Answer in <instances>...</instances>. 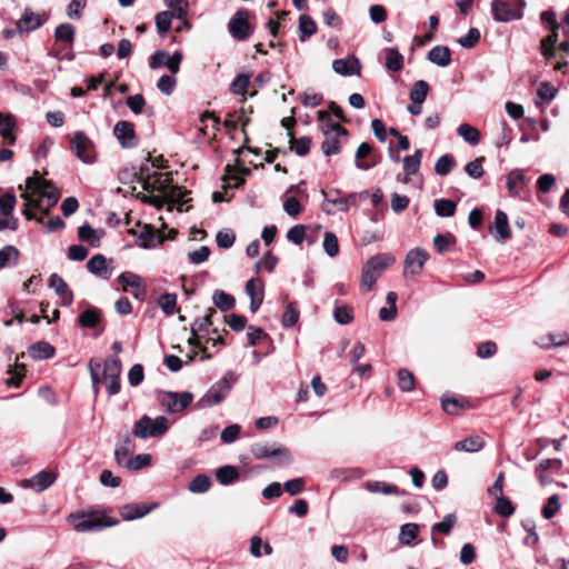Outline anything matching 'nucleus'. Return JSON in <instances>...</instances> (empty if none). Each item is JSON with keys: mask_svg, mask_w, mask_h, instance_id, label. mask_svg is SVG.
Listing matches in <instances>:
<instances>
[{"mask_svg": "<svg viewBox=\"0 0 569 569\" xmlns=\"http://www.w3.org/2000/svg\"><path fill=\"white\" fill-rule=\"evenodd\" d=\"M26 189L21 193V198L24 201L26 209L23 214L27 219L33 218L29 210L30 207L43 209L48 213L50 208L57 204L61 196L59 189L51 181L40 177L38 171H34L31 177L27 178Z\"/></svg>", "mask_w": 569, "mask_h": 569, "instance_id": "f257e3e1", "label": "nucleus"}, {"mask_svg": "<svg viewBox=\"0 0 569 569\" xmlns=\"http://www.w3.org/2000/svg\"><path fill=\"white\" fill-rule=\"evenodd\" d=\"M396 258L391 253H378L369 258L361 269L360 286L365 291H370L381 273L392 266Z\"/></svg>", "mask_w": 569, "mask_h": 569, "instance_id": "f03ea898", "label": "nucleus"}, {"mask_svg": "<svg viewBox=\"0 0 569 569\" xmlns=\"http://www.w3.org/2000/svg\"><path fill=\"white\" fill-rule=\"evenodd\" d=\"M238 377L233 371H228L217 381L198 401L200 408H208L220 403L228 396Z\"/></svg>", "mask_w": 569, "mask_h": 569, "instance_id": "7ed1b4c3", "label": "nucleus"}, {"mask_svg": "<svg viewBox=\"0 0 569 569\" xmlns=\"http://www.w3.org/2000/svg\"><path fill=\"white\" fill-rule=\"evenodd\" d=\"M68 521L73 525L74 530L78 532H88L118 523L116 519L104 521L103 515L99 511L71 513L68 517Z\"/></svg>", "mask_w": 569, "mask_h": 569, "instance_id": "20e7f679", "label": "nucleus"}, {"mask_svg": "<svg viewBox=\"0 0 569 569\" xmlns=\"http://www.w3.org/2000/svg\"><path fill=\"white\" fill-rule=\"evenodd\" d=\"M168 428V419L166 417L160 416L152 419L144 415L134 423L132 433L141 439L158 438L164 435Z\"/></svg>", "mask_w": 569, "mask_h": 569, "instance_id": "39448f33", "label": "nucleus"}, {"mask_svg": "<svg viewBox=\"0 0 569 569\" xmlns=\"http://www.w3.org/2000/svg\"><path fill=\"white\" fill-rule=\"evenodd\" d=\"M525 6L526 2L523 0H492V17L499 22L519 20L523 17Z\"/></svg>", "mask_w": 569, "mask_h": 569, "instance_id": "423d86ee", "label": "nucleus"}, {"mask_svg": "<svg viewBox=\"0 0 569 569\" xmlns=\"http://www.w3.org/2000/svg\"><path fill=\"white\" fill-rule=\"evenodd\" d=\"M251 453L256 459H271L274 458L278 461V465L280 466H287L292 462V457L290 455V451L282 447V446H276L269 445V443H262V442H256L250 448Z\"/></svg>", "mask_w": 569, "mask_h": 569, "instance_id": "0eeeda50", "label": "nucleus"}, {"mask_svg": "<svg viewBox=\"0 0 569 569\" xmlns=\"http://www.w3.org/2000/svg\"><path fill=\"white\" fill-rule=\"evenodd\" d=\"M321 193L325 198L321 209L327 214H335L337 212H346L356 202L355 193H350L346 197H342V196H340V191L338 189H333L330 191L322 190Z\"/></svg>", "mask_w": 569, "mask_h": 569, "instance_id": "6e6552de", "label": "nucleus"}, {"mask_svg": "<svg viewBox=\"0 0 569 569\" xmlns=\"http://www.w3.org/2000/svg\"><path fill=\"white\" fill-rule=\"evenodd\" d=\"M321 131L325 136V140L321 144V150L326 156H332L340 152V136H347L348 131L339 123H333L330 120L321 126Z\"/></svg>", "mask_w": 569, "mask_h": 569, "instance_id": "1a4fd4ad", "label": "nucleus"}, {"mask_svg": "<svg viewBox=\"0 0 569 569\" xmlns=\"http://www.w3.org/2000/svg\"><path fill=\"white\" fill-rule=\"evenodd\" d=\"M100 363L94 360H90L89 370L93 385L99 382H108L109 380L119 379L121 375V361L119 358H109L103 363L102 377H99L98 370Z\"/></svg>", "mask_w": 569, "mask_h": 569, "instance_id": "9d476101", "label": "nucleus"}, {"mask_svg": "<svg viewBox=\"0 0 569 569\" xmlns=\"http://www.w3.org/2000/svg\"><path fill=\"white\" fill-rule=\"evenodd\" d=\"M147 170L148 168L141 167L138 176V182L141 183L142 189L148 192L159 191L161 193H164L167 197L169 190L173 188L172 186H170V179L168 174H149L146 173Z\"/></svg>", "mask_w": 569, "mask_h": 569, "instance_id": "9b49d317", "label": "nucleus"}, {"mask_svg": "<svg viewBox=\"0 0 569 569\" xmlns=\"http://www.w3.org/2000/svg\"><path fill=\"white\" fill-rule=\"evenodd\" d=\"M70 149L84 163H92L96 159L94 143L83 131L74 133Z\"/></svg>", "mask_w": 569, "mask_h": 569, "instance_id": "f8f14e48", "label": "nucleus"}, {"mask_svg": "<svg viewBox=\"0 0 569 569\" xmlns=\"http://www.w3.org/2000/svg\"><path fill=\"white\" fill-rule=\"evenodd\" d=\"M181 61L182 53L180 51H176L172 56H169L166 50H157L150 58L149 67L151 69L167 67L169 71L174 74L179 71Z\"/></svg>", "mask_w": 569, "mask_h": 569, "instance_id": "ddd939ff", "label": "nucleus"}, {"mask_svg": "<svg viewBox=\"0 0 569 569\" xmlns=\"http://www.w3.org/2000/svg\"><path fill=\"white\" fill-rule=\"evenodd\" d=\"M248 13L247 10H239L229 20V32L237 40L243 41L251 34V28L247 20Z\"/></svg>", "mask_w": 569, "mask_h": 569, "instance_id": "4468645a", "label": "nucleus"}, {"mask_svg": "<svg viewBox=\"0 0 569 569\" xmlns=\"http://www.w3.org/2000/svg\"><path fill=\"white\" fill-rule=\"evenodd\" d=\"M113 133L121 147L133 148L138 146L139 140L136 136L132 122L126 120L118 121L113 128Z\"/></svg>", "mask_w": 569, "mask_h": 569, "instance_id": "2eb2a0df", "label": "nucleus"}, {"mask_svg": "<svg viewBox=\"0 0 569 569\" xmlns=\"http://www.w3.org/2000/svg\"><path fill=\"white\" fill-rule=\"evenodd\" d=\"M429 259V253L421 248H413L409 250L405 258V270L412 276H419L423 266Z\"/></svg>", "mask_w": 569, "mask_h": 569, "instance_id": "dca6fc26", "label": "nucleus"}, {"mask_svg": "<svg viewBox=\"0 0 569 569\" xmlns=\"http://www.w3.org/2000/svg\"><path fill=\"white\" fill-rule=\"evenodd\" d=\"M193 400L191 392H173L169 391L162 399V405L167 407V410L171 413L179 412L186 409Z\"/></svg>", "mask_w": 569, "mask_h": 569, "instance_id": "f3484780", "label": "nucleus"}, {"mask_svg": "<svg viewBox=\"0 0 569 569\" xmlns=\"http://www.w3.org/2000/svg\"><path fill=\"white\" fill-rule=\"evenodd\" d=\"M87 269L90 273L104 280L110 279L112 274V268L109 266L107 258L101 253L90 258L87 262Z\"/></svg>", "mask_w": 569, "mask_h": 569, "instance_id": "a211bd4d", "label": "nucleus"}, {"mask_svg": "<svg viewBox=\"0 0 569 569\" xmlns=\"http://www.w3.org/2000/svg\"><path fill=\"white\" fill-rule=\"evenodd\" d=\"M506 186L510 197H518L527 186V179L521 169H512L506 177Z\"/></svg>", "mask_w": 569, "mask_h": 569, "instance_id": "6ab92c4d", "label": "nucleus"}, {"mask_svg": "<svg viewBox=\"0 0 569 569\" xmlns=\"http://www.w3.org/2000/svg\"><path fill=\"white\" fill-rule=\"evenodd\" d=\"M156 507L157 503H153L151 506H147L144 503H129L121 508L120 513L123 520L130 521L144 517Z\"/></svg>", "mask_w": 569, "mask_h": 569, "instance_id": "aec40b11", "label": "nucleus"}, {"mask_svg": "<svg viewBox=\"0 0 569 569\" xmlns=\"http://www.w3.org/2000/svg\"><path fill=\"white\" fill-rule=\"evenodd\" d=\"M372 153V147L367 143V142H362L360 143V146L358 147L357 151H356V167L360 170H369L373 167H376L378 163H379V159L378 158H372L371 161H362L363 159L370 157Z\"/></svg>", "mask_w": 569, "mask_h": 569, "instance_id": "412c9836", "label": "nucleus"}, {"mask_svg": "<svg viewBox=\"0 0 569 569\" xmlns=\"http://www.w3.org/2000/svg\"><path fill=\"white\" fill-rule=\"evenodd\" d=\"M485 440L478 435L469 436L463 440L457 441L453 448L460 452L475 453L485 448Z\"/></svg>", "mask_w": 569, "mask_h": 569, "instance_id": "4be33fe9", "label": "nucleus"}, {"mask_svg": "<svg viewBox=\"0 0 569 569\" xmlns=\"http://www.w3.org/2000/svg\"><path fill=\"white\" fill-rule=\"evenodd\" d=\"M495 238L497 241H506L511 237L508 216L502 210H497L495 214Z\"/></svg>", "mask_w": 569, "mask_h": 569, "instance_id": "5701e85b", "label": "nucleus"}, {"mask_svg": "<svg viewBox=\"0 0 569 569\" xmlns=\"http://www.w3.org/2000/svg\"><path fill=\"white\" fill-rule=\"evenodd\" d=\"M56 480V475L49 471H40L31 479L26 480V486L36 489L40 492L49 488Z\"/></svg>", "mask_w": 569, "mask_h": 569, "instance_id": "b1692460", "label": "nucleus"}, {"mask_svg": "<svg viewBox=\"0 0 569 569\" xmlns=\"http://www.w3.org/2000/svg\"><path fill=\"white\" fill-rule=\"evenodd\" d=\"M136 449V445L129 435H126L123 439L117 445L114 449V458L119 466L126 467V461L129 459V455Z\"/></svg>", "mask_w": 569, "mask_h": 569, "instance_id": "393cba45", "label": "nucleus"}, {"mask_svg": "<svg viewBox=\"0 0 569 569\" xmlns=\"http://www.w3.org/2000/svg\"><path fill=\"white\" fill-rule=\"evenodd\" d=\"M428 59L438 67H447L451 62V51L446 46H436L428 52Z\"/></svg>", "mask_w": 569, "mask_h": 569, "instance_id": "a878e982", "label": "nucleus"}, {"mask_svg": "<svg viewBox=\"0 0 569 569\" xmlns=\"http://www.w3.org/2000/svg\"><path fill=\"white\" fill-rule=\"evenodd\" d=\"M54 353V347L47 341H39L29 347V355L36 360L50 359Z\"/></svg>", "mask_w": 569, "mask_h": 569, "instance_id": "bb28decb", "label": "nucleus"}, {"mask_svg": "<svg viewBox=\"0 0 569 569\" xmlns=\"http://www.w3.org/2000/svg\"><path fill=\"white\" fill-rule=\"evenodd\" d=\"M14 124L16 121L11 114L4 116L0 112V136L8 144H13L16 141V137L12 132Z\"/></svg>", "mask_w": 569, "mask_h": 569, "instance_id": "cd10ccee", "label": "nucleus"}, {"mask_svg": "<svg viewBox=\"0 0 569 569\" xmlns=\"http://www.w3.org/2000/svg\"><path fill=\"white\" fill-rule=\"evenodd\" d=\"M41 26V21L33 12L26 10L21 19L17 22V30L19 33L36 30Z\"/></svg>", "mask_w": 569, "mask_h": 569, "instance_id": "c85d7f7f", "label": "nucleus"}, {"mask_svg": "<svg viewBox=\"0 0 569 569\" xmlns=\"http://www.w3.org/2000/svg\"><path fill=\"white\" fill-rule=\"evenodd\" d=\"M20 252L11 244L4 246L0 250V269L7 267H14L18 263Z\"/></svg>", "mask_w": 569, "mask_h": 569, "instance_id": "c756f323", "label": "nucleus"}, {"mask_svg": "<svg viewBox=\"0 0 569 569\" xmlns=\"http://www.w3.org/2000/svg\"><path fill=\"white\" fill-rule=\"evenodd\" d=\"M298 30H299V39H300V41L303 42L309 37H311L312 34H315L317 32V24L310 16L302 14L299 18Z\"/></svg>", "mask_w": 569, "mask_h": 569, "instance_id": "7c9ffc66", "label": "nucleus"}, {"mask_svg": "<svg viewBox=\"0 0 569 569\" xmlns=\"http://www.w3.org/2000/svg\"><path fill=\"white\" fill-rule=\"evenodd\" d=\"M288 136L290 138L291 143L290 148L296 152L297 156L303 157L310 151L312 143L311 138L305 136L299 139H295L292 131H288Z\"/></svg>", "mask_w": 569, "mask_h": 569, "instance_id": "2f4dec72", "label": "nucleus"}, {"mask_svg": "<svg viewBox=\"0 0 569 569\" xmlns=\"http://www.w3.org/2000/svg\"><path fill=\"white\" fill-rule=\"evenodd\" d=\"M458 134L469 144L477 146L480 142V132L469 123H461L457 129Z\"/></svg>", "mask_w": 569, "mask_h": 569, "instance_id": "473e14b6", "label": "nucleus"}, {"mask_svg": "<svg viewBox=\"0 0 569 569\" xmlns=\"http://www.w3.org/2000/svg\"><path fill=\"white\" fill-rule=\"evenodd\" d=\"M421 159H422L421 149H417L413 152V154L407 156L403 158V160H402L403 171L406 172L407 176L416 174L419 171L420 164H421Z\"/></svg>", "mask_w": 569, "mask_h": 569, "instance_id": "72a5a7b5", "label": "nucleus"}, {"mask_svg": "<svg viewBox=\"0 0 569 569\" xmlns=\"http://www.w3.org/2000/svg\"><path fill=\"white\" fill-rule=\"evenodd\" d=\"M386 68L393 72L400 71L403 68V57L397 49H386Z\"/></svg>", "mask_w": 569, "mask_h": 569, "instance_id": "f704fd0d", "label": "nucleus"}, {"mask_svg": "<svg viewBox=\"0 0 569 569\" xmlns=\"http://www.w3.org/2000/svg\"><path fill=\"white\" fill-rule=\"evenodd\" d=\"M212 300L214 306L223 312L232 309L236 303L233 296L223 290H216Z\"/></svg>", "mask_w": 569, "mask_h": 569, "instance_id": "c9c22d12", "label": "nucleus"}, {"mask_svg": "<svg viewBox=\"0 0 569 569\" xmlns=\"http://www.w3.org/2000/svg\"><path fill=\"white\" fill-rule=\"evenodd\" d=\"M216 478L221 485H230L239 478V471L234 466H223L217 469Z\"/></svg>", "mask_w": 569, "mask_h": 569, "instance_id": "e433bc0d", "label": "nucleus"}, {"mask_svg": "<svg viewBox=\"0 0 569 569\" xmlns=\"http://www.w3.org/2000/svg\"><path fill=\"white\" fill-rule=\"evenodd\" d=\"M101 318L100 310L93 307L84 310L79 317V323L83 328H94Z\"/></svg>", "mask_w": 569, "mask_h": 569, "instance_id": "4c0bfd02", "label": "nucleus"}, {"mask_svg": "<svg viewBox=\"0 0 569 569\" xmlns=\"http://www.w3.org/2000/svg\"><path fill=\"white\" fill-rule=\"evenodd\" d=\"M366 488L373 493L399 495L397 486L383 481H368Z\"/></svg>", "mask_w": 569, "mask_h": 569, "instance_id": "58836bf2", "label": "nucleus"}, {"mask_svg": "<svg viewBox=\"0 0 569 569\" xmlns=\"http://www.w3.org/2000/svg\"><path fill=\"white\" fill-rule=\"evenodd\" d=\"M429 91V84L425 80H418L415 82L410 90L409 97L411 102L423 103Z\"/></svg>", "mask_w": 569, "mask_h": 569, "instance_id": "ea45409f", "label": "nucleus"}, {"mask_svg": "<svg viewBox=\"0 0 569 569\" xmlns=\"http://www.w3.org/2000/svg\"><path fill=\"white\" fill-rule=\"evenodd\" d=\"M398 387L403 392L415 389V377L408 369H400L397 373Z\"/></svg>", "mask_w": 569, "mask_h": 569, "instance_id": "a19ab883", "label": "nucleus"}, {"mask_svg": "<svg viewBox=\"0 0 569 569\" xmlns=\"http://www.w3.org/2000/svg\"><path fill=\"white\" fill-rule=\"evenodd\" d=\"M419 532V526L417 523H405L400 528L399 541L402 545H410L415 540Z\"/></svg>", "mask_w": 569, "mask_h": 569, "instance_id": "79ce46f5", "label": "nucleus"}, {"mask_svg": "<svg viewBox=\"0 0 569 569\" xmlns=\"http://www.w3.org/2000/svg\"><path fill=\"white\" fill-rule=\"evenodd\" d=\"M176 17L171 11H161L156 16V27L159 34L167 33L172 23V19Z\"/></svg>", "mask_w": 569, "mask_h": 569, "instance_id": "37998d69", "label": "nucleus"}, {"mask_svg": "<svg viewBox=\"0 0 569 569\" xmlns=\"http://www.w3.org/2000/svg\"><path fill=\"white\" fill-rule=\"evenodd\" d=\"M158 305L166 315H173L177 311V295L169 292L161 295Z\"/></svg>", "mask_w": 569, "mask_h": 569, "instance_id": "c03bdc74", "label": "nucleus"}, {"mask_svg": "<svg viewBox=\"0 0 569 569\" xmlns=\"http://www.w3.org/2000/svg\"><path fill=\"white\" fill-rule=\"evenodd\" d=\"M57 41L72 43L74 40V28L70 23H61L54 30Z\"/></svg>", "mask_w": 569, "mask_h": 569, "instance_id": "a18cd8bd", "label": "nucleus"}, {"mask_svg": "<svg viewBox=\"0 0 569 569\" xmlns=\"http://www.w3.org/2000/svg\"><path fill=\"white\" fill-rule=\"evenodd\" d=\"M456 202L449 199H438L435 201V211L439 217H452L456 212Z\"/></svg>", "mask_w": 569, "mask_h": 569, "instance_id": "49530a36", "label": "nucleus"}, {"mask_svg": "<svg viewBox=\"0 0 569 569\" xmlns=\"http://www.w3.org/2000/svg\"><path fill=\"white\" fill-rule=\"evenodd\" d=\"M78 237L81 241H87L93 247L99 246L100 237L97 236L96 230L89 223L79 227Z\"/></svg>", "mask_w": 569, "mask_h": 569, "instance_id": "de8ad7c7", "label": "nucleus"}, {"mask_svg": "<svg viewBox=\"0 0 569 569\" xmlns=\"http://www.w3.org/2000/svg\"><path fill=\"white\" fill-rule=\"evenodd\" d=\"M151 465V456L149 453H140L129 458L126 461V468L129 470H140Z\"/></svg>", "mask_w": 569, "mask_h": 569, "instance_id": "09e8293b", "label": "nucleus"}, {"mask_svg": "<svg viewBox=\"0 0 569 569\" xmlns=\"http://www.w3.org/2000/svg\"><path fill=\"white\" fill-rule=\"evenodd\" d=\"M211 481L206 475H198L189 483V490L193 493H204L210 489Z\"/></svg>", "mask_w": 569, "mask_h": 569, "instance_id": "8fccbe9b", "label": "nucleus"}, {"mask_svg": "<svg viewBox=\"0 0 569 569\" xmlns=\"http://www.w3.org/2000/svg\"><path fill=\"white\" fill-rule=\"evenodd\" d=\"M333 318L339 325H349L353 320V310L347 305L338 306L333 310Z\"/></svg>", "mask_w": 569, "mask_h": 569, "instance_id": "3c124183", "label": "nucleus"}, {"mask_svg": "<svg viewBox=\"0 0 569 569\" xmlns=\"http://www.w3.org/2000/svg\"><path fill=\"white\" fill-rule=\"evenodd\" d=\"M323 250L330 257L333 258L339 253L338 238L333 232L327 231L323 238Z\"/></svg>", "mask_w": 569, "mask_h": 569, "instance_id": "603ef678", "label": "nucleus"}, {"mask_svg": "<svg viewBox=\"0 0 569 569\" xmlns=\"http://www.w3.org/2000/svg\"><path fill=\"white\" fill-rule=\"evenodd\" d=\"M250 83V77L246 73H240L230 84L232 93L238 96H244Z\"/></svg>", "mask_w": 569, "mask_h": 569, "instance_id": "864d4df0", "label": "nucleus"}, {"mask_svg": "<svg viewBox=\"0 0 569 569\" xmlns=\"http://www.w3.org/2000/svg\"><path fill=\"white\" fill-rule=\"evenodd\" d=\"M483 161H485V158L479 157V158L468 162L465 167L466 173L472 179H480L485 173L483 166H482Z\"/></svg>", "mask_w": 569, "mask_h": 569, "instance_id": "5fc2aeb1", "label": "nucleus"}, {"mask_svg": "<svg viewBox=\"0 0 569 569\" xmlns=\"http://www.w3.org/2000/svg\"><path fill=\"white\" fill-rule=\"evenodd\" d=\"M457 517L453 513H448L443 517L440 522L432 526V531H438L443 535H449L452 528L456 526Z\"/></svg>", "mask_w": 569, "mask_h": 569, "instance_id": "6e6d98bb", "label": "nucleus"}, {"mask_svg": "<svg viewBox=\"0 0 569 569\" xmlns=\"http://www.w3.org/2000/svg\"><path fill=\"white\" fill-rule=\"evenodd\" d=\"M216 315V310L209 308L207 315L202 318L197 319L191 326V333L197 335L201 331H207L208 327L212 325V316Z\"/></svg>", "mask_w": 569, "mask_h": 569, "instance_id": "4d7b16f0", "label": "nucleus"}, {"mask_svg": "<svg viewBox=\"0 0 569 569\" xmlns=\"http://www.w3.org/2000/svg\"><path fill=\"white\" fill-rule=\"evenodd\" d=\"M117 280L120 284L123 286L124 291L127 290V287L134 289L141 288V278L133 272H122Z\"/></svg>", "mask_w": 569, "mask_h": 569, "instance_id": "13d9d810", "label": "nucleus"}, {"mask_svg": "<svg viewBox=\"0 0 569 569\" xmlns=\"http://www.w3.org/2000/svg\"><path fill=\"white\" fill-rule=\"evenodd\" d=\"M452 167L453 158L450 154H443L437 160L435 171L439 176H447L451 172Z\"/></svg>", "mask_w": 569, "mask_h": 569, "instance_id": "bf43d9fd", "label": "nucleus"}, {"mask_svg": "<svg viewBox=\"0 0 569 569\" xmlns=\"http://www.w3.org/2000/svg\"><path fill=\"white\" fill-rule=\"evenodd\" d=\"M496 499H497V501H496V506H495V511L499 516L510 517L511 515H513L515 508H513L511 501L507 497L501 496Z\"/></svg>", "mask_w": 569, "mask_h": 569, "instance_id": "052dcab7", "label": "nucleus"}, {"mask_svg": "<svg viewBox=\"0 0 569 569\" xmlns=\"http://www.w3.org/2000/svg\"><path fill=\"white\" fill-rule=\"evenodd\" d=\"M298 320H299V311L296 309L295 303L291 302L287 306V308L282 315L281 323L284 328H290V327L295 326Z\"/></svg>", "mask_w": 569, "mask_h": 569, "instance_id": "680f3d73", "label": "nucleus"}, {"mask_svg": "<svg viewBox=\"0 0 569 569\" xmlns=\"http://www.w3.org/2000/svg\"><path fill=\"white\" fill-rule=\"evenodd\" d=\"M556 93L557 89L549 82H541L537 91V94L542 103L551 102V100L555 99Z\"/></svg>", "mask_w": 569, "mask_h": 569, "instance_id": "e2e57ef3", "label": "nucleus"}, {"mask_svg": "<svg viewBox=\"0 0 569 569\" xmlns=\"http://www.w3.org/2000/svg\"><path fill=\"white\" fill-rule=\"evenodd\" d=\"M560 509V499L558 495H552L548 498L547 503L542 508V516L546 519H551Z\"/></svg>", "mask_w": 569, "mask_h": 569, "instance_id": "0e129e2a", "label": "nucleus"}, {"mask_svg": "<svg viewBox=\"0 0 569 569\" xmlns=\"http://www.w3.org/2000/svg\"><path fill=\"white\" fill-rule=\"evenodd\" d=\"M480 39V31L477 28H470L465 37L458 39V43L466 49L473 48Z\"/></svg>", "mask_w": 569, "mask_h": 569, "instance_id": "69168bd1", "label": "nucleus"}, {"mask_svg": "<svg viewBox=\"0 0 569 569\" xmlns=\"http://www.w3.org/2000/svg\"><path fill=\"white\" fill-rule=\"evenodd\" d=\"M176 84H177V79L174 77L163 74L159 78V80L157 82V88L162 93L170 96L173 92Z\"/></svg>", "mask_w": 569, "mask_h": 569, "instance_id": "338daca9", "label": "nucleus"}, {"mask_svg": "<svg viewBox=\"0 0 569 569\" xmlns=\"http://www.w3.org/2000/svg\"><path fill=\"white\" fill-rule=\"evenodd\" d=\"M306 481L303 478H295L286 481L283 483V491L288 492L290 496H297L305 490Z\"/></svg>", "mask_w": 569, "mask_h": 569, "instance_id": "774afa93", "label": "nucleus"}]
</instances>
